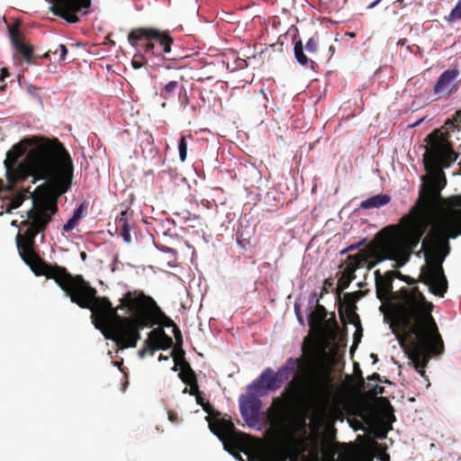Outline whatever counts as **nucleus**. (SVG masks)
Returning <instances> with one entry per match:
<instances>
[{
  "label": "nucleus",
  "mask_w": 461,
  "mask_h": 461,
  "mask_svg": "<svg viewBox=\"0 0 461 461\" xmlns=\"http://www.w3.org/2000/svg\"><path fill=\"white\" fill-rule=\"evenodd\" d=\"M168 358H169L168 356H164V355L160 354L158 357V361H167V360H168Z\"/></svg>",
  "instance_id": "6e6d98bb"
},
{
  "label": "nucleus",
  "mask_w": 461,
  "mask_h": 461,
  "mask_svg": "<svg viewBox=\"0 0 461 461\" xmlns=\"http://www.w3.org/2000/svg\"><path fill=\"white\" fill-rule=\"evenodd\" d=\"M397 278H399L400 280L402 281H404L405 283H407L408 285H414L417 283V280L411 277V276H404L401 273V276H396Z\"/></svg>",
  "instance_id": "a19ab883"
},
{
  "label": "nucleus",
  "mask_w": 461,
  "mask_h": 461,
  "mask_svg": "<svg viewBox=\"0 0 461 461\" xmlns=\"http://www.w3.org/2000/svg\"><path fill=\"white\" fill-rule=\"evenodd\" d=\"M369 252L366 249H362L355 255H349L346 260V267L340 277L338 280L336 288L338 299H340L342 292L347 289L350 283L356 278V271L364 262H366L369 258Z\"/></svg>",
  "instance_id": "9d476101"
},
{
  "label": "nucleus",
  "mask_w": 461,
  "mask_h": 461,
  "mask_svg": "<svg viewBox=\"0 0 461 461\" xmlns=\"http://www.w3.org/2000/svg\"><path fill=\"white\" fill-rule=\"evenodd\" d=\"M374 447V448H373V449H374V452H375V450H378V451L381 453V457H380V459H381L382 461H390V456H389L388 454H386V453L384 452V450L380 449V447H379V445H378V444H377V447Z\"/></svg>",
  "instance_id": "37998d69"
},
{
  "label": "nucleus",
  "mask_w": 461,
  "mask_h": 461,
  "mask_svg": "<svg viewBox=\"0 0 461 461\" xmlns=\"http://www.w3.org/2000/svg\"><path fill=\"white\" fill-rule=\"evenodd\" d=\"M58 51L60 52V55H59V61H64L66 59V56L68 54V49L67 47L64 45V44H59L57 49H55L54 50H50L45 55L44 57H49V53L50 52H52L53 54H57Z\"/></svg>",
  "instance_id": "2f4dec72"
},
{
  "label": "nucleus",
  "mask_w": 461,
  "mask_h": 461,
  "mask_svg": "<svg viewBox=\"0 0 461 461\" xmlns=\"http://www.w3.org/2000/svg\"><path fill=\"white\" fill-rule=\"evenodd\" d=\"M79 221H77L73 216L63 225V230L65 232H69L73 229H75Z\"/></svg>",
  "instance_id": "c9c22d12"
},
{
  "label": "nucleus",
  "mask_w": 461,
  "mask_h": 461,
  "mask_svg": "<svg viewBox=\"0 0 461 461\" xmlns=\"http://www.w3.org/2000/svg\"><path fill=\"white\" fill-rule=\"evenodd\" d=\"M394 4L398 5V6L400 8H403V7H405L407 5V3L405 2V0H396L394 2Z\"/></svg>",
  "instance_id": "864d4df0"
},
{
  "label": "nucleus",
  "mask_w": 461,
  "mask_h": 461,
  "mask_svg": "<svg viewBox=\"0 0 461 461\" xmlns=\"http://www.w3.org/2000/svg\"><path fill=\"white\" fill-rule=\"evenodd\" d=\"M119 302L117 307H113L112 304V308L119 318L131 321L128 323L112 316L108 312L105 315L106 323L102 326L100 316L95 317L93 313L91 314L95 327L103 333L105 339L114 341L122 348H135L140 339V330L152 328L155 325L174 327V334L180 346L175 348L170 356L174 359V356L177 357L178 360L185 359L179 329L151 296L140 290L128 291Z\"/></svg>",
  "instance_id": "20e7f679"
},
{
  "label": "nucleus",
  "mask_w": 461,
  "mask_h": 461,
  "mask_svg": "<svg viewBox=\"0 0 461 461\" xmlns=\"http://www.w3.org/2000/svg\"><path fill=\"white\" fill-rule=\"evenodd\" d=\"M151 336L156 339H159L158 346V349H168L173 346V339L171 337L166 334L162 328H157L151 330Z\"/></svg>",
  "instance_id": "b1692460"
},
{
  "label": "nucleus",
  "mask_w": 461,
  "mask_h": 461,
  "mask_svg": "<svg viewBox=\"0 0 461 461\" xmlns=\"http://www.w3.org/2000/svg\"><path fill=\"white\" fill-rule=\"evenodd\" d=\"M196 402L203 407V409L209 412L211 409V405L208 402H204V399L203 397V393H199L198 394H195Z\"/></svg>",
  "instance_id": "4c0bfd02"
},
{
  "label": "nucleus",
  "mask_w": 461,
  "mask_h": 461,
  "mask_svg": "<svg viewBox=\"0 0 461 461\" xmlns=\"http://www.w3.org/2000/svg\"><path fill=\"white\" fill-rule=\"evenodd\" d=\"M180 86L177 81H170L160 89L159 95L164 99H169L174 95L176 90L179 91Z\"/></svg>",
  "instance_id": "393cba45"
},
{
  "label": "nucleus",
  "mask_w": 461,
  "mask_h": 461,
  "mask_svg": "<svg viewBox=\"0 0 461 461\" xmlns=\"http://www.w3.org/2000/svg\"><path fill=\"white\" fill-rule=\"evenodd\" d=\"M10 76V73L6 68H1V77L0 80L3 82L5 77H8Z\"/></svg>",
  "instance_id": "49530a36"
},
{
  "label": "nucleus",
  "mask_w": 461,
  "mask_h": 461,
  "mask_svg": "<svg viewBox=\"0 0 461 461\" xmlns=\"http://www.w3.org/2000/svg\"><path fill=\"white\" fill-rule=\"evenodd\" d=\"M330 321H332V322H333V324H334L336 327L338 326V323H337V321H336L335 314H334V313H332L331 318H330Z\"/></svg>",
  "instance_id": "4d7b16f0"
},
{
  "label": "nucleus",
  "mask_w": 461,
  "mask_h": 461,
  "mask_svg": "<svg viewBox=\"0 0 461 461\" xmlns=\"http://www.w3.org/2000/svg\"><path fill=\"white\" fill-rule=\"evenodd\" d=\"M349 251H351V250L349 249V246H348V247H347L345 249H343L341 251V254H345V253L349 252Z\"/></svg>",
  "instance_id": "680f3d73"
},
{
  "label": "nucleus",
  "mask_w": 461,
  "mask_h": 461,
  "mask_svg": "<svg viewBox=\"0 0 461 461\" xmlns=\"http://www.w3.org/2000/svg\"><path fill=\"white\" fill-rule=\"evenodd\" d=\"M384 389L383 386L375 385L374 388V393L375 394H382L384 393Z\"/></svg>",
  "instance_id": "603ef678"
},
{
  "label": "nucleus",
  "mask_w": 461,
  "mask_h": 461,
  "mask_svg": "<svg viewBox=\"0 0 461 461\" xmlns=\"http://www.w3.org/2000/svg\"><path fill=\"white\" fill-rule=\"evenodd\" d=\"M375 293L376 297L381 301L384 302L387 300L389 294L393 291V282L396 276H401V272L395 270H389L382 275L380 270H375Z\"/></svg>",
  "instance_id": "f8f14e48"
},
{
  "label": "nucleus",
  "mask_w": 461,
  "mask_h": 461,
  "mask_svg": "<svg viewBox=\"0 0 461 461\" xmlns=\"http://www.w3.org/2000/svg\"><path fill=\"white\" fill-rule=\"evenodd\" d=\"M365 244H366V240L363 239L360 241H358V242H357L355 244L350 245L349 246V249L354 251V250L359 249L361 246H364Z\"/></svg>",
  "instance_id": "a18cd8bd"
},
{
  "label": "nucleus",
  "mask_w": 461,
  "mask_h": 461,
  "mask_svg": "<svg viewBox=\"0 0 461 461\" xmlns=\"http://www.w3.org/2000/svg\"><path fill=\"white\" fill-rule=\"evenodd\" d=\"M401 302L394 321L408 339V356L415 370L425 376V367L434 355L444 350V342L431 314L433 303L427 301L417 286L399 291Z\"/></svg>",
  "instance_id": "39448f33"
},
{
  "label": "nucleus",
  "mask_w": 461,
  "mask_h": 461,
  "mask_svg": "<svg viewBox=\"0 0 461 461\" xmlns=\"http://www.w3.org/2000/svg\"><path fill=\"white\" fill-rule=\"evenodd\" d=\"M362 336L361 332H359L358 330H357L354 334V345H357V343L359 342L360 340V337Z\"/></svg>",
  "instance_id": "3c124183"
},
{
  "label": "nucleus",
  "mask_w": 461,
  "mask_h": 461,
  "mask_svg": "<svg viewBox=\"0 0 461 461\" xmlns=\"http://www.w3.org/2000/svg\"><path fill=\"white\" fill-rule=\"evenodd\" d=\"M366 292L361 290L353 292V293H346L343 295V298L340 297L339 305V314L341 318H344L345 313L352 318V321L357 318L358 319L357 314L355 312L357 310V302L365 296Z\"/></svg>",
  "instance_id": "2eb2a0df"
},
{
  "label": "nucleus",
  "mask_w": 461,
  "mask_h": 461,
  "mask_svg": "<svg viewBox=\"0 0 461 461\" xmlns=\"http://www.w3.org/2000/svg\"><path fill=\"white\" fill-rule=\"evenodd\" d=\"M7 188L32 177V183L44 180L38 186L33 206L27 212V220L21 222L26 227L23 234L16 235L19 255L36 276L53 279L70 301L80 308L89 309L95 317L100 316L102 326L106 323V313L121 319L105 296H98L81 275L73 276L66 267L46 263L36 251V236L43 231L58 211V200L73 184L75 166L65 146L57 138L32 135L22 139L6 152L4 161Z\"/></svg>",
  "instance_id": "f257e3e1"
},
{
  "label": "nucleus",
  "mask_w": 461,
  "mask_h": 461,
  "mask_svg": "<svg viewBox=\"0 0 461 461\" xmlns=\"http://www.w3.org/2000/svg\"><path fill=\"white\" fill-rule=\"evenodd\" d=\"M149 157L152 161V166L154 167H161L165 163V158H163L157 148L150 147L149 148Z\"/></svg>",
  "instance_id": "a878e982"
},
{
  "label": "nucleus",
  "mask_w": 461,
  "mask_h": 461,
  "mask_svg": "<svg viewBox=\"0 0 461 461\" xmlns=\"http://www.w3.org/2000/svg\"><path fill=\"white\" fill-rule=\"evenodd\" d=\"M211 429L219 437H227L234 432L235 427L230 420L216 418L210 423Z\"/></svg>",
  "instance_id": "a211bd4d"
},
{
  "label": "nucleus",
  "mask_w": 461,
  "mask_h": 461,
  "mask_svg": "<svg viewBox=\"0 0 461 461\" xmlns=\"http://www.w3.org/2000/svg\"><path fill=\"white\" fill-rule=\"evenodd\" d=\"M188 386L190 387L189 389H187L186 387L184 389L183 393H188L189 394L191 395H195V394H198L199 393H201L199 391V386H198V383L197 381L194 382L193 381V384H188Z\"/></svg>",
  "instance_id": "e433bc0d"
},
{
  "label": "nucleus",
  "mask_w": 461,
  "mask_h": 461,
  "mask_svg": "<svg viewBox=\"0 0 461 461\" xmlns=\"http://www.w3.org/2000/svg\"><path fill=\"white\" fill-rule=\"evenodd\" d=\"M458 76L459 71L457 69H447L443 72L434 86V94L438 97L449 95L456 89V80Z\"/></svg>",
  "instance_id": "4468645a"
},
{
  "label": "nucleus",
  "mask_w": 461,
  "mask_h": 461,
  "mask_svg": "<svg viewBox=\"0 0 461 461\" xmlns=\"http://www.w3.org/2000/svg\"><path fill=\"white\" fill-rule=\"evenodd\" d=\"M179 158L185 162L187 157V142L185 136H182L178 141Z\"/></svg>",
  "instance_id": "bb28decb"
},
{
  "label": "nucleus",
  "mask_w": 461,
  "mask_h": 461,
  "mask_svg": "<svg viewBox=\"0 0 461 461\" xmlns=\"http://www.w3.org/2000/svg\"><path fill=\"white\" fill-rule=\"evenodd\" d=\"M373 447H377V442L375 440L350 447L342 454L341 459L342 461H373Z\"/></svg>",
  "instance_id": "ddd939ff"
},
{
  "label": "nucleus",
  "mask_w": 461,
  "mask_h": 461,
  "mask_svg": "<svg viewBox=\"0 0 461 461\" xmlns=\"http://www.w3.org/2000/svg\"><path fill=\"white\" fill-rule=\"evenodd\" d=\"M387 230L392 231L391 236L384 243L381 253H375V259L367 261L368 270L384 259L395 260L402 267L408 260L411 251L419 245L420 230L411 231L404 237V230L401 229L400 222L390 225Z\"/></svg>",
  "instance_id": "0eeeda50"
},
{
  "label": "nucleus",
  "mask_w": 461,
  "mask_h": 461,
  "mask_svg": "<svg viewBox=\"0 0 461 461\" xmlns=\"http://www.w3.org/2000/svg\"><path fill=\"white\" fill-rule=\"evenodd\" d=\"M175 357V366H173V370L176 371L178 368L181 369L178 374L179 378L185 383L186 385L193 384V381L196 382L197 377L194 371L192 369L191 366L185 359L178 360L177 357Z\"/></svg>",
  "instance_id": "f3484780"
},
{
  "label": "nucleus",
  "mask_w": 461,
  "mask_h": 461,
  "mask_svg": "<svg viewBox=\"0 0 461 461\" xmlns=\"http://www.w3.org/2000/svg\"><path fill=\"white\" fill-rule=\"evenodd\" d=\"M132 65H133V67H134L135 68H140V67H141V65H140V64H139L137 61H132Z\"/></svg>",
  "instance_id": "bf43d9fd"
},
{
  "label": "nucleus",
  "mask_w": 461,
  "mask_h": 461,
  "mask_svg": "<svg viewBox=\"0 0 461 461\" xmlns=\"http://www.w3.org/2000/svg\"><path fill=\"white\" fill-rule=\"evenodd\" d=\"M88 205L86 203H82L73 212V217L80 221L87 213Z\"/></svg>",
  "instance_id": "c85d7f7f"
},
{
  "label": "nucleus",
  "mask_w": 461,
  "mask_h": 461,
  "mask_svg": "<svg viewBox=\"0 0 461 461\" xmlns=\"http://www.w3.org/2000/svg\"><path fill=\"white\" fill-rule=\"evenodd\" d=\"M438 131L429 134V145L423 155L424 167L428 173L423 177L419 196L413 206L438 220L447 233L446 238L456 239L461 235V194L444 197L441 194L447 185L444 168L449 167L458 155L447 142V136H438Z\"/></svg>",
  "instance_id": "7ed1b4c3"
},
{
  "label": "nucleus",
  "mask_w": 461,
  "mask_h": 461,
  "mask_svg": "<svg viewBox=\"0 0 461 461\" xmlns=\"http://www.w3.org/2000/svg\"><path fill=\"white\" fill-rule=\"evenodd\" d=\"M261 401L254 394L242 395L240 399V411L244 420L254 425L259 421Z\"/></svg>",
  "instance_id": "9b49d317"
},
{
  "label": "nucleus",
  "mask_w": 461,
  "mask_h": 461,
  "mask_svg": "<svg viewBox=\"0 0 461 461\" xmlns=\"http://www.w3.org/2000/svg\"><path fill=\"white\" fill-rule=\"evenodd\" d=\"M13 42L17 50L23 55V57L30 62L33 58V48L23 42L17 32H11Z\"/></svg>",
  "instance_id": "4be33fe9"
},
{
  "label": "nucleus",
  "mask_w": 461,
  "mask_h": 461,
  "mask_svg": "<svg viewBox=\"0 0 461 461\" xmlns=\"http://www.w3.org/2000/svg\"><path fill=\"white\" fill-rule=\"evenodd\" d=\"M412 206L409 212L400 220V227L404 230V237L411 231L420 230L419 243L429 226L430 230L424 238L421 248L425 253L427 265L421 268L420 282L428 285L433 294L443 297L447 291V280L444 274L442 263L449 253V240L440 227L438 220Z\"/></svg>",
  "instance_id": "423d86ee"
},
{
  "label": "nucleus",
  "mask_w": 461,
  "mask_h": 461,
  "mask_svg": "<svg viewBox=\"0 0 461 461\" xmlns=\"http://www.w3.org/2000/svg\"><path fill=\"white\" fill-rule=\"evenodd\" d=\"M294 51V57L296 59L297 62L301 66H303L306 68H311V69L315 68L317 64L312 59L307 58V56L304 54L303 45L302 41H298L295 42Z\"/></svg>",
  "instance_id": "412c9836"
},
{
  "label": "nucleus",
  "mask_w": 461,
  "mask_h": 461,
  "mask_svg": "<svg viewBox=\"0 0 461 461\" xmlns=\"http://www.w3.org/2000/svg\"><path fill=\"white\" fill-rule=\"evenodd\" d=\"M148 353L151 355V348L144 343L142 348H140L139 351V357L143 358Z\"/></svg>",
  "instance_id": "79ce46f5"
},
{
  "label": "nucleus",
  "mask_w": 461,
  "mask_h": 461,
  "mask_svg": "<svg viewBox=\"0 0 461 461\" xmlns=\"http://www.w3.org/2000/svg\"><path fill=\"white\" fill-rule=\"evenodd\" d=\"M371 357L372 359H374V364L376 363L378 361V357H377V355L372 353L371 354Z\"/></svg>",
  "instance_id": "13d9d810"
},
{
  "label": "nucleus",
  "mask_w": 461,
  "mask_h": 461,
  "mask_svg": "<svg viewBox=\"0 0 461 461\" xmlns=\"http://www.w3.org/2000/svg\"><path fill=\"white\" fill-rule=\"evenodd\" d=\"M52 6L50 11L53 14L61 17L69 23H76L79 21L77 14L86 10L91 5V0H50Z\"/></svg>",
  "instance_id": "1a4fd4ad"
},
{
  "label": "nucleus",
  "mask_w": 461,
  "mask_h": 461,
  "mask_svg": "<svg viewBox=\"0 0 461 461\" xmlns=\"http://www.w3.org/2000/svg\"><path fill=\"white\" fill-rule=\"evenodd\" d=\"M461 20V0H459L456 6L452 9V11L449 14L448 21L450 23H455L456 21Z\"/></svg>",
  "instance_id": "c756f323"
},
{
  "label": "nucleus",
  "mask_w": 461,
  "mask_h": 461,
  "mask_svg": "<svg viewBox=\"0 0 461 461\" xmlns=\"http://www.w3.org/2000/svg\"><path fill=\"white\" fill-rule=\"evenodd\" d=\"M354 373H355V375L357 378L358 382L361 384V385H364L365 380H364V377H363L362 371L359 368V366H358L357 363L354 364Z\"/></svg>",
  "instance_id": "58836bf2"
},
{
  "label": "nucleus",
  "mask_w": 461,
  "mask_h": 461,
  "mask_svg": "<svg viewBox=\"0 0 461 461\" xmlns=\"http://www.w3.org/2000/svg\"><path fill=\"white\" fill-rule=\"evenodd\" d=\"M368 381H380V375L377 373H374L367 376Z\"/></svg>",
  "instance_id": "09e8293b"
},
{
  "label": "nucleus",
  "mask_w": 461,
  "mask_h": 461,
  "mask_svg": "<svg viewBox=\"0 0 461 461\" xmlns=\"http://www.w3.org/2000/svg\"><path fill=\"white\" fill-rule=\"evenodd\" d=\"M348 35L351 38H354L356 36L355 32H348Z\"/></svg>",
  "instance_id": "69168bd1"
},
{
  "label": "nucleus",
  "mask_w": 461,
  "mask_h": 461,
  "mask_svg": "<svg viewBox=\"0 0 461 461\" xmlns=\"http://www.w3.org/2000/svg\"><path fill=\"white\" fill-rule=\"evenodd\" d=\"M128 41L132 47L143 50L146 54L165 56L170 52L174 41L168 32L140 27L130 32Z\"/></svg>",
  "instance_id": "6e6552de"
},
{
  "label": "nucleus",
  "mask_w": 461,
  "mask_h": 461,
  "mask_svg": "<svg viewBox=\"0 0 461 461\" xmlns=\"http://www.w3.org/2000/svg\"><path fill=\"white\" fill-rule=\"evenodd\" d=\"M38 193V187L36 188V191L34 194L31 193L29 188L23 189L21 193L14 195L9 202L6 206V212H11L12 210L17 209L20 207L23 201L28 198L29 196H32V200L37 195Z\"/></svg>",
  "instance_id": "5701e85b"
},
{
  "label": "nucleus",
  "mask_w": 461,
  "mask_h": 461,
  "mask_svg": "<svg viewBox=\"0 0 461 461\" xmlns=\"http://www.w3.org/2000/svg\"><path fill=\"white\" fill-rule=\"evenodd\" d=\"M5 189V184L0 180V193Z\"/></svg>",
  "instance_id": "052dcab7"
},
{
  "label": "nucleus",
  "mask_w": 461,
  "mask_h": 461,
  "mask_svg": "<svg viewBox=\"0 0 461 461\" xmlns=\"http://www.w3.org/2000/svg\"><path fill=\"white\" fill-rule=\"evenodd\" d=\"M328 312L325 307L321 304L316 303L315 309L309 315V326L315 331H324L327 328V318Z\"/></svg>",
  "instance_id": "dca6fc26"
},
{
  "label": "nucleus",
  "mask_w": 461,
  "mask_h": 461,
  "mask_svg": "<svg viewBox=\"0 0 461 461\" xmlns=\"http://www.w3.org/2000/svg\"><path fill=\"white\" fill-rule=\"evenodd\" d=\"M235 68H238V69H243V68H246L248 67V62L246 59H237L235 60Z\"/></svg>",
  "instance_id": "ea45409f"
},
{
  "label": "nucleus",
  "mask_w": 461,
  "mask_h": 461,
  "mask_svg": "<svg viewBox=\"0 0 461 461\" xmlns=\"http://www.w3.org/2000/svg\"><path fill=\"white\" fill-rule=\"evenodd\" d=\"M292 375L294 378L288 388L281 396L273 399L267 411L273 434L288 444L296 439V432L303 430L306 433L305 417L300 420L294 418L292 398L295 393H300L304 404L305 398L307 399L308 410L313 417L321 419L329 407L332 393L330 370L317 367L311 358L289 357L277 372L269 367L266 368L249 386L255 393L276 391Z\"/></svg>",
  "instance_id": "f03ea898"
},
{
  "label": "nucleus",
  "mask_w": 461,
  "mask_h": 461,
  "mask_svg": "<svg viewBox=\"0 0 461 461\" xmlns=\"http://www.w3.org/2000/svg\"><path fill=\"white\" fill-rule=\"evenodd\" d=\"M142 155H143L145 159L148 158V155L146 154V150L145 149L142 150Z\"/></svg>",
  "instance_id": "0e129e2a"
},
{
  "label": "nucleus",
  "mask_w": 461,
  "mask_h": 461,
  "mask_svg": "<svg viewBox=\"0 0 461 461\" xmlns=\"http://www.w3.org/2000/svg\"><path fill=\"white\" fill-rule=\"evenodd\" d=\"M305 50L311 54L315 53L318 50V41L313 37L310 38L305 44Z\"/></svg>",
  "instance_id": "f704fd0d"
},
{
  "label": "nucleus",
  "mask_w": 461,
  "mask_h": 461,
  "mask_svg": "<svg viewBox=\"0 0 461 461\" xmlns=\"http://www.w3.org/2000/svg\"><path fill=\"white\" fill-rule=\"evenodd\" d=\"M131 212L128 210L122 211L116 219V226L130 224Z\"/></svg>",
  "instance_id": "7c9ffc66"
},
{
  "label": "nucleus",
  "mask_w": 461,
  "mask_h": 461,
  "mask_svg": "<svg viewBox=\"0 0 461 461\" xmlns=\"http://www.w3.org/2000/svg\"><path fill=\"white\" fill-rule=\"evenodd\" d=\"M391 196L385 194L373 195L361 202L360 207L363 209L379 208L389 203Z\"/></svg>",
  "instance_id": "aec40b11"
},
{
  "label": "nucleus",
  "mask_w": 461,
  "mask_h": 461,
  "mask_svg": "<svg viewBox=\"0 0 461 461\" xmlns=\"http://www.w3.org/2000/svg\"><path fill=\"white\" fill-rule=\"evenodd\" d=\"M201 204L207 209H211L212 207V203L209 200H206V199H203L201 201Z\"/></svg>",
  "instance_id": "de8ad7c7"
},
{
  "label": "nucleus",
  "mask_w": 461,
  "mask_h": 461,
  "mask_svg": "<svg viewBox=\"0 0 461 461\" xmlns=\"http://www.w3.org/2000/svg\"><path fill=\"white\" fill-rule=\"evenodd\" d=\"M116 229L125 242H131V224L116 226Z\"/></svg>",
  "instance_id": "cd10ccee"
},
{
  "label": "nucleus",
  "mask_w": 461,
  "mask_h": 461,
  "mask_svg": "<svg viewBox=\"0 0 461 461\" xmlns=\"http://www.w3.org/2000/svg\"><path fill=\"white\" fill-rule=\"evenodd\" d=\"M294 311H295V313H296V316H297L298 321H299L301 323H303V315H302V314H301V312H300V309H299V307H297V306L295 305V307H294Z\"/></svg>",
  "instance_id": "8fccbe9b"
},
{
  "label": "nucleus",
  "mask_w": 461,
  "mask_h": 461,
  "mask_svg": "<svg viewBox=\"0 0 461 461\" xmlns=\"http://www.w3.org/2000/svg\"><path fill=\"white\" fill-rule=\"evenodd\" d=\"M178 96H179L180 105L182 107L185 108L189 104V97H188L186 91L183 86H180V89L178 91Z\"/></svg>",
  "instance_id": "473e14b6"
},
{
  "label": "nucleus",
  "mask_w": 461,
  "mask_h": 461,
  "mask_svg": "<svg viewBox=\"0 0 461 461\" xmlns=\"http://www.w3.org/2000/svg\"><path fill=\"white\" fill-rule=\"evenodd\" d=\"M158 340L159 339H156L151 336V331L149 332L145 344L151 348V355H153L156 350H158V348H156L158 344Z\"/></svg>",
  "instance_id": "72a5a7b5"
},
{
  "label": "nucleus",
  "mask_w": 461,
  "mask_h": 461,
  "mask_svg": "<svg viewBox=\"0 0 461 461\" xmlns=\"http://www.w3.org/2000/svg\"><path fill=\"white\" fill-rule=\"evenodd\" d=\"M405 41L406 40H403V41L401 40L398 43L403 45Z\"/></svg>",
  "instance_id": "774afa93"
},
{
  "label": "nucleus",
  "mask_w": 461,
  "mask_h": 461,
  "mask_svg": "<svg viewBox=\"0 0 461 461\" xmlns=\"http://www.w3.org/2000/svg\"><path fill=\"white\" fill-rule=\"evenodd\" d=\"M80 256H81L82 259H85L86 258V252H81Z\"/></svg>",
  "instance_id": "e2e57ef3"
},
{
  "label": "nucleus",
  "mask_w": 461,
  "mask_h": 461,
  "mask_svg": "<svg viewBox=\"0 0 461 461\" xmlns=\"http://www.w3.org/2000/svg\"><path fill=\"white\" fill-rule=\"evenodd\" d=\"M461 126V109L456 111L455 114L453 115L452 119H447L445 122V125L442 127V129H438L433 131L430 134L434 133L435 131H438V136L445 138L447 136V140L449 145H452L450 142V134L449 130H459V127ZM453 148V146H451Z\"/></svg>",
  "instance_id": "6ab92c4d"
},
{
  "label": "nucleus",
  "mask_w": 461,
  "mask_h": 461,
  "mask_svg": "<svg viewBox=\"0 0 461 461\" xmlns=\"http://www.w3.org/2000/svg\"><path fill=\"white\" fill-rule=\"evenodd\" d=\"M382 0H375L367 5L368 9H372L376 6Z\"/></svg>",
  "instance_id": "5fc2aeb1"
},
{
  "label": "nucleus",
  "mask_w": 461,
  "mask_h": 461,
  "mask_svg": "<svg viewBox=\"0 0 461 461\" xmlns=\"http://www.w3.org/2000/svg\"><path fill=\"white\" fill-rule=\"evenodd\" d=\"M12 225H13V226H18V225H17V221H12Z\"/></svg>",
  "instance_id": "338daca9"
},
{
  "label": "nucleus",
  "mask_w": 461,
  "mask_h": 461,
  "mask_svg": "<svg viewBox=\"0 0 461 461\" xmlns=\"http://www.w3.org/2000/svg\"><path fill=\"white\" fill-rule=\"evenodd\" d=\"M333 285V280L331 278H327L322 286V294L328 293L329 289Z\"/></svg>",
  "instance_id": "c03bdc74"
}]
</instances>
